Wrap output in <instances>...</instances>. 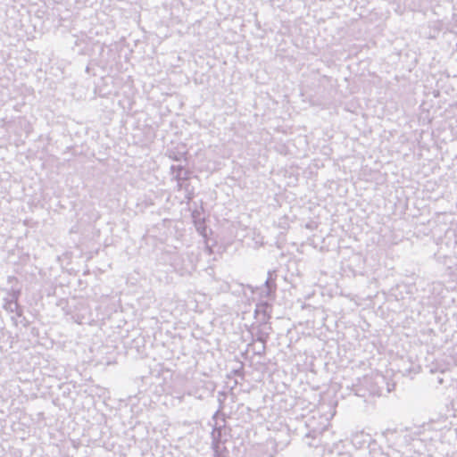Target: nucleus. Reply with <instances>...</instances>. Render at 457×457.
<instances>
[{"label": "nucleus", "instance_id": "nucleus-12", "mask_svg": "<svg viewBox=\"0 0 457 457\" xmlns=\"http://www.w3.org/2000/svg\"><path fill=\"white\" fill-rule=\"evenodd\" d=\"M225 396V394L223 392H219V396ZM219 403H220V406H219V409L215 411V413L213 414L212 416V420H216L218 418V416L220 414V411L221 410L223 409V401L220 397H219Z\"/></svg>", "mask_w": 457, "mask_h": 457}, {"label": "nucleus", "instance_id": "nucleus-17", "mask_svg": "<svg viewBox=\"0 0 457 457\" xmlns=\"http://www.w3.org/2000/svg\"><path fill=\"white\" fill-rule=\"evenodd\" d=\"M234 374L237 375V376H241L243 377V370H242V368L241 369H238V370H233Z\"/></svg>", "mask_w": 457, "mask_h": 457}, {"label": "nucleus", "instance_id": "nucleus-13", "mask_svg": "<svg viewBox=\"0 0 457 457\" xmlns=\"http://www.w3.org/2000/svg\"><path fill=\"white\" fill-rule=\"evenodd\" d=\"M228 451L226 446L217 449L213 452L212 457H228Z\"/></svg>", "mask_w": 457, "mask_h": 457}, {"label": "nucleus", "instance_id": "nucleus-4", "mask_svg": "<svg viewBox=\"0 0 457 457\" xmlns=\"http://www.w3.org/2000/svg\"><path fill=\"white\" fill-rule=\"evenodd\" d=\"M277 278L276 270H270L268 272V278L264 283V287L261 289V296L266 298H274L277 289L275 283Z\"/></svg>", "mask_w": 457, "mask_h": 457}, {"label": "nucleus", "instance_id": "nucleus-8", "mask_svg": "<svg viewBox=\"0 0 457 457\" xmlns=\"http://www.w3.org/2000/svg\"><path fill=\"white\" fill-rule=\"evenodd\" d=\"M369 436L368 434H365L364 432H356L353 435H352V444L356 448H361L364 445L367 444L368 440L367 437Z\"/></svg>", "mask_w": 457, "mask_h": 457}, {"label": "nucleus", "instance_id": "nucleus-16", "mask_svg": "<svg viewBox=\"0 0 457 457\" xmlns=\"http://www.w3.org/2000/svg\"><path fill=\"white\" fill-rule=\"evenodd\" d=\"M265 351H266V344H262V345L260 347H258L257 349H255L253 351V353L255 355L262 356L265 354Z\"/></svg>", "mask_w": 457, "mask_h": 457}, {"label": "nucleus", "instance_id": "nucleus-6", "mask_svg": "<svg viewBox=\"0 0 457 457\" xmlns=\"http://www.w3.org/2000/svg\"><path fill=\"white\" fill-rule=\"evenodd\" d=\"M272 306L267 301H262L256 304V308L254 310V317L258 320V321L268 322L270 319V312Z\"/></svg>", "mask_w": 457, "mask_h": 457}, {"label": "nucleus", "instance_id": "nucleus-9", "mask_svg": "<svg viewBox=\"0 0 457 457\" xmlns=\"http://www.w3.org/2000/svg\"><path fill=\"white\" fill-rule=\"evenodd\" d=\"M192 217L194 219L196 230L199 232L200 235L205 237L206 226L204 220L200 218V214L197 212H194L192 213Z\"/></svg>", "mask_w": 457, "mask_h": 457}, {"label": "nucleus", "instance_id": "nucleus-3", "mask_svg": "<svg viewBox=\"0 0 457 457\" xmlns=\"http://www.w3.org/2000/svg\"><path fill=\"white\" fill-rule=\"evenodd\" d=\"M6 295L4 297L3 308L9 313L21 312L22 306L19 303V298L21 295L20 288L12 287L5 290Z\"/></svg>", "mask_w": 457, "mask_h": 457}, {"label": "nucleus", "instance_id": "nucleus-20", "mask_svg": "<svg viewBox=\"0 0 457 457\" xmlns=\"http://www.w3.org/2000/svg\"><path fill=\"white\" fill-rule=\"evenodd\" d=\"M12 279H15L14 277H8V281L11 282Z\"/></svg>", "mask_w": 457, "mask_h": 457}, {"label": "nucleus", "instance_id": "nucleus-5", "mask_svg": "<svg viewBox=\"0 0 457 457\" xmlns=\"http://www.w3.org/2000/svg\"><path fill=\"white\" fill-rule=\"evenodd\" d=\"M213 420L215 423L212 426V431L211 433L212 450V452H217V449L223 447L222 445L226 443L227 439L222 438V431L225 428V425H219L217 419Z\"/></svg>", "mask_w": 457, "mask_h": 457}, {"label": "nucleus", "instance_id": "nucleus-2", "mask_svg": "<svg viewBox=\"0 0 457 457\" xmlns=\"http://www.w3.org/2000/svg\"><path fill=\"white\" fill-rule=\"evenodd\" d=\"M249 332L252 336V341L248 344V347H251L255 341L267 344L272 328L268 322L258 321L257 324L251 326Z\"/></svg>", "mask_w": 457, "mask_h": 457}, {"label": "nucleus", "instance_id": "nucleus-11", "mask_svg": "<svg viewBox=\"0 0 457 457\" xmlns=\"http://www.w3.org/2000/svg\"><path fill=\"white\" fill-rule=\"evenodd\" d=\"M15 122L21 126L26 135L30 133L32 129L31 125L25 118L20 117Z\"/></svg>", "mask_w": 457, "mask_h": 457}, {"label": "nucleus", "instance_id": "nucleus-7", "mask_svg": "<svg viewBox=\"0 0 457 457\" xmlns=\"http://www.w3.org/2000/svg\"><path fill=\"white\" fill-rule=\"evenodd\" d=\"M190 178V171L188 170H182L181 173H176L173 179L177 181V188L179 191L185 189L188 192V185L186 182Z\"/></svg>", "mask_w": 457, "mask_h": 457}, {"label": "nucleus", "instance_id": "nucleus-14", "mask_svg": "<svg viewBox=\"0 0 457 457\" xmlns=\"http://www.w3.org/2000/svg\"><path fill=\"white\" fill-rule=\"evenodd\" d=\"M186 155V153H175V152H170L169 157L174 161H180L184 156Z\"/></svg>", "mask_w": 457, "mask_h": 457}, {"label": "nucleus", "instance_id": "nucleus-15", "mask_svg": "<svg viewBox=\"0 0 457 457\" xmlns=\"http://www.w3.org/2000/svg\"><path fill=\"white\" fill-rule=\"evenodd\" d=\"M184 166L182 165H171L170 166V171L171 174L174 176L176 173H181L182 170H186Z\"/></svg>", "mask_w": 457, "mask_h": 457}, {"label": "nucleus", "instance_id": "nucleus-10", "mask_svg": "<svg viewBox=\"0 0 457 457\" xmlns=\"http://www.w3.org/2000/svg\"><path fill=\"white\" fill-rule=\"evenodd\" d=\"M11 320L14 326H18V324H21L24 328L29 327V321L23 314V308H21V315L20 312H16L14 315L11 317Z\"/></svg>", "mask_w": 457, "mask_h": 457}, {"label": "nucleus", "instance_id": "nucleus-1", "mask_svg": "<svg viewBox=\"0 0 457 457\" xmlns=\"http://www.w3.org/2000/svg\"><path fill=\"white\" fill-rule=\"evenodd\" d=\"M385 387L387 393L391 392L392 388L386 378L379 373L358 378L351 386H346V388L350 389L354 395L365 400L368 396H380Z\"/></svg>", "mask_w": 457, "mask_h": 457}, {"label": "nucleus", "instance_id": "nucleus-18", "mask_svg": "<svg viewBox=\"0 0 457 457\" xmlns=\"http://www.w3.org/2000/svg\"><path fill=\"white\" fill-rule=\"evenodd\" d=\"M437 383L442 385L444 383V378L440 376L437 377Z\"/></svg>", "mask_w": 457, "mask_h": 457}, {"label": "nucleus", "instance_id": "nucleus-19", "mask_svg": "<svg viewBox=\"0 0 457 457\" xmlns=\"http://www.w3.org/2000/svg\"><path fill=\"white\" fill-rule=\"evenodd\" d=\"M187 198L188 200H191V199L193 198V193H189V192H188V193H187Z\"/></svg>", "mask_w": 457, "mask_h": 457}]
</instances>
